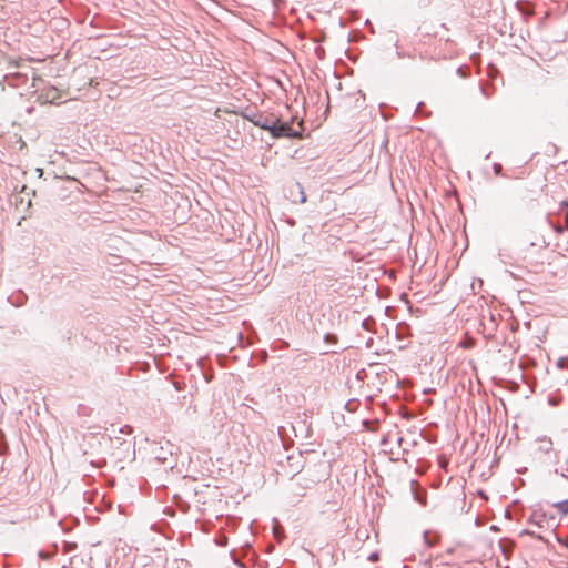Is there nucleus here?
<instances>
[{"mask_svg":"<svg viewBox=\"0 0 568 568\" xmlns=\"http://www.w3.org/2000/svg\"><path fill=\"white\" fill-rule=\"evenodd\" d=\"M561 206L567 210L566 215H565V225H566V229L568 230V200L562 201Z\"/></svg>","mask_w":568,"mask_h":568,"instance_id":"nucleus-3","label":"nucleus"},{"mask_svg":"<svg viewBox=\"0 0 568 568\" xmlns=\"http://www.w3.org/2000/svg\"><path fill=\"white\" fill-rule=\"evenodd\" d=\"M262 129L267 130L270 132V126L272 125V121H264L263 123H257Z\"/></svg>","mask_w":568,"mask_h":568,"instance_id":"nucleus-4","label":"nucleus"},{"mask_svg":"<svg viewBox=\"0 0 568 568\" xmlns=\"http://www.w3.org/2000/svg\"><path fill=\"white\" fill-rule=\"evenodd\" d=\"M325 341H326L327 343H336V342H337V338H336V336H335V335H326V336H325Z\"/></svg>","mask_w":568,"mask_h":568,"instance_id":"nucleus-5","label":"nucleus"},{"mask_svg":"<svg viewBox=\"0 0 568 568\" xmlns=\"http://www.w3.org/2000/svg\"><path fill=\"white\" fill-rule=\"evenodd\" d=\"M494 170H495V173H496V174H499V173H500V171H501V165H500V164H495V165H494Z\"/></svg>","mask_w":568,"mask_h":568,"instance_id":"nucleus-6","label":"nucleus"},{"mask_svg":"<svg viewBox=\"0 0 568 568\" xmlns=\"http://www.w3.org/2000/svg\"><path fill=\"white\" fill-rule=\"evenodd\" d=\"M554 507L558 510V513L562 515H568V499L556 503Z\"/></svg>","mask_w":568,"mask_h":568,"instance_id":"nucleus-2","label":"nucleus"},{"mask_svg":"<svg viewBox=\"0 0 568 568\" xmlns=\"http://www.w3.org/2000/svg\"><path fill=\"white\" fill-rule=\"evenodd\" d=\"M270 133L274 138H301V130H294L290 123L282 122L280 120L272 121V125L270 126Z\"/></svg>","mask_w":568,"mask_h":568,"instance_id":"nucleus-1","label":"nucleus"}]
</instances>
